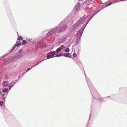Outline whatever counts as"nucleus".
<instances>
[{
  "instance_id": "obj_7",
  "label": "nucleus",
  "mask_w": 127,
  "mask_h": 127,
  "mask_svg": "<svg viewBox=\"0 0 127 127\" xmlns=\"http://www.w3.org/2000/svg\"><path fill=\"white\" fill-rule=\"evenodd\" d=\"M27 42V41L25 40H24L23 41L22 44L23 45L26 44Z\"/></svg>"
},
{
  "instance_id": "obj_5",
  "label": "nucleus",
  "mask_w": 127,
  "mask_h": 127,
  "mask_svg": "<svg viewBox=\"0 0 127 127\" xmlns=\"http://www.w3.org/2000/svg\"><path fill=\"white\" fill-rule=\"evenodd\" d=\"M65 56L67 57H71V54L70 53H68L66 55H65Z\"/></svg>"
},
{
  "instance_id": "obj_10",
  "label": "nucleus",
  "mask_w": 127,
  "mask_h": 127,
  "mask_svg": "<svg viewBox=\"0 0 127 127\" xmlns=\"http://www.w3.org/2000/svg\"><path fill=\"white\" fill-rule=\"evenodd\" d=\"M69 49L68 48H67L65 50V52L66 53H68L69 52Z\"/></svg>"
},
{
  "instance_id": "obj_6",
  "label": "nucleus",
  "mask_w": 127,
  "mask_h": 127,
  "mask_svg": "<svg viewBox=\"0 0 127 127\" xmlns=\"http://www.w3.org/2000/svg\"><path fill=\"white\" fill-rule=\"evenodd\" d=\"M14 84H15L14 82L13 81H12L11 82V83L9 84V85L11 87H12L14 85Z\"/></svg>"
},
{
  "instance_id": "obj_9",
  "label": "nucleus",
  "mask_w": 127,
  "mask_h": 127,
  "mask_svg": "<svg viewBox=\"0 0 127 127\" xmlns=\"http://www.w3.org/2000/svg\"><path fill=\"white\" fill-rule=\"evenodd\" d=\"M8 90V89L7 88L4 89L2 91V92L4 93H5Z\"/></svg>"
},
{
  "instance_id": "obj_1",
  "label": "nucleus",
  "mask_w": 127,
  "mask_h": 127,
  "mask_svg": "<svg viewBox=\"0 0 127 127\" xmlns=\"http://www.w3.org/2000/svg\"><path fill=\"white\" fill-rule=\"evenodd\" d=\"M66 27L67 26L66 25H64L62 27H60L59 29L56 28L54 29L52 33H54L55 32H61L64 31L66 28Z\"/></svg>"
},
{
  "instance_id": "obj_4",
  "label": "nucleus",
  "mask_w": 127,
  "mask_h": 127,
  "mask_svg": "<svg viewBox=\"0 0 127 127\" xmlns=\"http://www.w3.org/2000/svg\"><path fill=\"white\" fill-rule=\"evenodd\" d=\"M61 50V48L59 47L57 49V50L56 51H54V52L55 53L57 52V53H56L57 54V53H58Z\"/></svg>"
},
{
  "instance_id": "obj_23",
  "label": "nucleus",
  "mask_w": 127,
  "mask_h": 127,
  "mask_svg": "<svg viewBox=\"0 0 127 127\" xmlns=\"http://www.w3.org/2000/svg\"><path fill=\"white\" fill-rule=\"evenodd\" d=\"M2 99L3 100H4L5 99V98H2Z\"/></svg>"
},
{
  "instance_id": "obj_19",
  "label": "nucleus",
  "mask_w": 127,
  "mask_h": 127,
  "mask_svg": "<svg viewBox=\"0 0 127 127\" xmlns=\"http://www.w3.org/2000/svg\"><path fill=\"white\" fill-rule=\"evenodd\" d=\"M112 3H110L109 4H107V5H106V6H108L110 5H111Z\"/></svg>"
},
{
  "instance_id": "obj_17",
  "label": "nucleus",
  "mask_w": 127,
  "mask_h": 127,
  "mask_svg": "<svg viewBox=\"0 0 127 127\" xmlns=\"http://www.w3.org/2000/svg\"><path fill=\"white\" fill-rule=\"evenodd\" d=\"M12 87L10 86V85H9V86H8V88H9V89H10L11 87Z\"/></svg>"
},
{
  "instance_id": "obj_20",
  "label": "nucleus",
  "mask_w": 127,
  "mask_h": 127,
  "mask_svg": "<svg viewBox=\"0 0 127 127\" xmlns=\"http://www.w3.org/2000/svg\"><path fill=\"white\" fill-rule=\"evenodd\" d=\"M20 56H23V55L22 54H21L20 55Z\"/></svg>"
},
{
  "instance_id": "obj_11",
  "label": "nucleus",
  "mask_w": 127,
  "mask_h": 127,
  "mask_svg": "<svg viewBox=\"0 0 127 127\" xmlns=\"http://www.w3.org/2000/svg\"><path fill=\"white\" fill-rule=\"evenodd\" d=\"M3 104V103L2 101H0V106H2Z\"/></svg>"
},
{
  "instance_id": "obj_15",
  "label": "nucleus",
  "mask_w": 127,
  "mask_h": 127,
  "mask_svg": "<svg viewBox=\"0 0 127 127\" xmlns=\"http://www.w3.org/2000/svg\"><path fill=\"white\" fill-rule=\"evenodd\" d=\"M64 46L63 45H62L61 46V49H63L64 47Z\"/></svg>"
},
{
  "instance_id": "obj_18",
  "label": "nucleus",
  "mask_w": 127,
  "mask_h": 127,
  "mask_svg": "<svg viewBox=\"0 0 127 127\" xmlns=\"http://www.w3.org/2000/svg\"><path fill=\"white\" fill-rule=\"evenodd\" d=\"M63 54V55H64V56H65V55H67V54L65 53H64Z\"/></svg>"
},
{
  "instance_id": "obj_13",
  "label": "nucleus",
  "mask_w": 127,
  "mask_h": 127,
  "mask_svg": "<svg viewBox=\"0 0 127 127\" xmlns=\"http://www.w3.org/2000/svg\"><path fill=\"white\" fill-rule=\"evenodd\" d=\"M21 45V43H18L17 45V47L19 46L20 45Z\"/></svg>"
},
{
  "instance_id": "obj_21",
  "label": "nucleus",
  "mask_w": 127,
  "mask_h": 127,
  "mask_svg": "<svg viewBox=\"0 0 127 127\" xmlns=\"http://www.w3.org/2000/svg\"><path fill=\"white\" fill-rule=\"evenodd\" d=\"M13 50V49H12V50H11L10 51L11 52V51H12V50Z\"/></svg>"
},
{
  "instance_id": "obj_14",
  "label": "nucleus",
  "mask_w": 127,
  "mask_h": 127,
  "mask_svg": "<svg viewBox=\"0 0 127 127\" xmlns=\"http://www.w3.org/2000/svg\"><path fill=\"white\" fill-rule=\"evenodd\" d=\"M76 56H77V55H76V54L75 53H73V56L74 57H76Z\"/></svg>"
},
{
  "instance_id": "obj_12",
  "label": "nucleus",
  "mask_w": 127,
  "mask_h": 127,
  "mask_svg": "<svg viewBox=\"0 0 127 127\" xmlns=\"http://www.w3.org/2000/svg\"><path fill=\"white\" fill-rule=\"evenodd\" d=\"M63 56V54L62 53H60L56 55L57 57H59Z\"/></svg>"
},
{
  "instance_id": "obj_16",
  "label": "nucleus",
  "mask_w": 127,
  "mask_h": 127,
  "mask_svg": "<svg viewBox=\"0 0 127 127\" xmlns=\"http://www.w3.org/2000/svg\"><path fill=\"white\" fill-rule=\"evenodd\" d=\"M33 67V66L31 68H27V71H29V70H30V69H31V68H32V67Z\"/></svg>"
},
{
  "instance_id": "obj_3",
  "label": "nucleus",
  "mask_w": 127,
  "mask_h": 127,
  "mask_svg": "<svg viewBox=\"0 0 127 127\" xmlns=\"http://www.w3.org/2000/svg\"><path fill=\"white\" fill-rule=\"evenodd\" d=\"M9 83L7 81H4L3 83L2 84L3 87H6L8 85Z\"/></svg>"
},
{
  "instance_id": "obj_2",
  "label": "nucleus",
  "mask_w": 127,
  "mask_h": 127,
  "mask_svg": "<svg viewBox=\"0 0 127 127\" xmlns=\"http://www.w3.org/2000/svg\"><path fill=\"white\" fill-rule=\"evenodd\" d=\"M56 53L53 52H50L48 53L47 55V59H49L50 58L54 57V56Z\"/></svg>"
},
{
  "instance_id": "obj_22",
  "label": "nucleus",
  "mask_w": 127,
  "mask_h": 127,
  "mask_svg": "<svg viewBox=\"0 0 127 127\" xmlns=\"http://www.w3.org/2000/svg\"><path fill=\"white\" fill-rule=\"evenodd\" d=\"M1 94V91H0V95Z\"/></svg>"
},
{
  "instance_id": "obj_8",
  "label": "nucleus",
  "mask_w": 127,
  "mask_h": 127,
  "mask_svg": "<svg viewBox=\"0 0 127 127\" xmlns=\"http://www.w3.org/2000/svg\"><path fill=\"white\" fill-rule=\"evenodd\" d=\"M23 38L21 36H19L18 38V39L19 40H22Z\"/></svg>"
}]
</instances>
